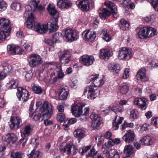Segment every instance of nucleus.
<instances>
[{
  "label": "nucleus",
  "mask_w": 158,
  "mask_h": 158,
  "mask_svg": "<svg viewBox=\"0 0 158 158\" xmlns=\"http://www.w3.org/2000/svg\"><path fill=\"white\" fill-rule=\"evenodd\" d=\"M39 0H34L30 1L28 4L25 6L26 10L24 13V16L26 18L28 17L26 24L28 28H31L35 26L34 30L38 33L43 34L45 33L48 29V26L45 24L41 25L39 23L35 25L36 19L33 14L37 13L38 11L41 12L44 9V7L40 4Z\"/></svg>",
  "instance_id": "f257e3e1"
},
{
  "label": "nucleus",
  "mask_w": 158,
  "mask_h": 158,
  "mask_svg": "<svg viewBox=\"0 0 158 158\" xmlns=\"http://www.w3.org/2000/svg\"><path fill=\"white\" fill-rule=\"evenodd\" d=\"M39 111L40 114H34V113L30 112L29 115L33 117V119L35 121H37L42 118L44 119L50 118L52 114L53 111L52 105L47 101L44 102L42 106L40 107Z\"/></svg>",
  "instance_id": "f03ea898"
},
{
  "label": "nucleus",
  "mask_w": 158,
  "mask_h": 158,
  "mask_svg": "<svg viewBox=\"0 0 158 158\" xmlns=\"http://www.w3.org/2000/svg\"><path fill=\"white\" fill-rule=\"evenodd\" d=\"M71 110L73 115L76 117H80V120L83 122L87 120V116L89 112V109L86 107L83 110L82 105L75 104L72 106Z\"/></svg>",
  "instance_id": "7ed1b4c3"
},
{
  "label": "nucleus",
  "mask_w": 158,
  "mask_h": 158,
  "mask_svg": "<svg viewBox=\"0 0 158 158\" xmlns=\"http://www.w3.org/2000/svg\"><path fill=\"white\" fill-rule=\"evenodd\" d=\"M46 69H48V72L49 73L52 72H53L54 71L56 72V74L59 79L63 78L64 76L61 67L59 65H55L52 62L49 63L45 62L42 64V68L40 69V72H42Z\"/></svg>",
  "instance_id": "20e7f679"
},
{
  "label": "nucleus",
  "mask_w": 158,
  "mask_h": 158,
  "mask_svg": "<svg viewBox=\"0 0 158 158\" xmlns=\"http://www.w3.org/2000/svg\"><path fill=\"white\" fill-rule=\"evenodd\" d=\"M132 56V53L131 50L128 48H122L119 51L118 57L120 59L128 60Z\"/></svg>",
  "instance_id": "39448f33"
},
{
  "label": "nucleus",
  "mask_w": 158,
  "mask_h": 158,
  "mask_svg": "<svg viewBox=\"0 0 158 158\" xmlns=\"http://www.w3.org/2000/svg\"><path fill=\"white\" fill-rule=\"evenodd\" d=\"M16 95L19 101L25 102L29 99L30 94L27 90L21 87H19L18 88Z\"/></svg>",
  "instance_id": "423d86ee"
},
{
  "label": "nucleus",
  "mask_w": 158,
  "mask_h": 158,
  "mask_svg": "<svg viewBox=\"0 0 158 158\" xmlns=\"http://www.w3.org/2000/svg\"><path fill=\"white\" fill-rule=\"evenodd\" d=\"M98 88V87L91 83L88 87L85 88L84 90V94H85L88 91L87 98L89 99H94L96 96L95 91L97 90Z\"/></svg>",
  "instance_id": "0eeeda50"
},
{
  "label": "nucleus",
  "mask_w": 158,
  "mask_h": 158,
  "mask_svg": "<svg viewBox=\"0 0 158 158\" xmlns=\"http://www.w3.org/2000/svg\"><path fill=\"white\" fill-rule=\"evenodd\" d=\"M28 61L30 66L31 67H35L42 63L41 57L36 54L30 55L28 58Z\"/></svg>",
  "instance_id": "6e6552de"
},
{
  "label": "nucleus",
  "mask_w": 158,
  "mask_h": 158,
  "mask_svg": "<svg viewBox=\"0 0 158 158\" xmlns=\"http://www.w3.org/2000/svg\"><path fill=\"white\" fill-rule=\"evenodd\" d=\"M59 60L65 65H68L69 62V51L65 50L58 53Z\"/></svg>",
  "instance_id": "1a4fd4ad"
},
{
  "label": "nucleus",
  "mask_w": 158,
  "mask_h": 158,
  "mask_svg": "<svg viewBox=\"0 0 158 158\" xmlns=\"http://www.w3.org/2000/svg\"><path fill=\"white\" fill-rule=\"evenodd\" d=\"M10 122V126L11 129H16L19 128L22 124L21 119L18 117H11Z\"/></svg>",
  "instance_id": "9d476101"
},
{
  "label": "nucleus",
  "mask_w": 158,
  "mask_h": 158,
  "mask_svg": "<svg viewBox=\"0 0 158 158\" xmlns=\"http://www.w3.org/2000/svg\"><path fill=\"white\" fill-rule=\"evenodd\" d=\"M98 76V75H92L89 77V79L93 82L92 84L97 87L102 85L105 82L104 78H100Z\"/></svg>",
  "instance_id": "9b49d317"
},
{
  "label": "nucleus",
  "mask_w": 158,
  "mask_h": 158,
  "mask_svg": "<svg viewBox=\"0 0 158 158\" xmlns=\"http://www.w3.org/2000/svg\"><path fill=\"white\" fill-rule=\"evenodd\" d=\"M80 60L84 65L89 66L93 64L94 59L92 56L84 55L81 57Z\"/></svg>",
  "instance_id": "f8f14e48"
},
{
  "label": "nucleus",
  "mask_w": 158,
  "mask_h": 158,
  "mask_svg": "<svg viewBox=\"0 0 158 158\" xmlns=\"http://www.w3.org/2000/svg\"><path fill=\"white\" fill-rule=\"evenodd\" d=\"M69 88L68 86L63 85L61 86L59 94V98L60 100H64L68 96Z\"/></svg>",
  "instance_id": "ddd939ff"
},
{
  "label": "nucleus",
  "mask_w": 158,
  "mask_h": 158,
  "mask_svg": "<svg viewBox=\"0 0 158 158\" xmlns=\"http://www.w3.org/2000/svg\"><path fill=\"white\" fill-rule=\"evenodd\" d=\"M0 29L11 30L12 25L10 21L8 19L2 18L0 19Z\"/></svg>",
  "instance_id": "4468645a"
},
{
  "label": "nucleus",
  "mask_w": 158,
  "mask_h": 158,
  "mask_svg": "<svg viewBox=\"0 0 158 158\" xmlns=\"http://www.w3.org/2000/svg\"><path fill=\"white\" fill-rule=\"evenodd\" d=\"M50 76H49L48 75L46 77H45L43 79L44 81L47 84H52L57 81V78H59L56 74V72H52L49 73Z\"/></svg>",
  "instance_id": "2eb2a0df"
},
{
  "label": "nucleus",
  "mask_w": 158,
  "mask_h": 158,
  "mask_svg": "<svg viewBox=\"0 0 158 158\" xmlns=\"http://www.w3.org/2000/svg\"><path fill=\"white\" fill-rule=\"evenodd\" d=\"M135 135L133 130H128L123 136V139L128 143L133 142L135 140Z\"/></svg>",
  "instance_id": "dca6fc26"
},
{
  "label": "nucleus",
  "mask_w": 158,
  "mask_h": 158,
  "mask_svg": "<svg viewBox=\"0 0 158 158\" xmlns=\"http://www.w3.org/2000/svg\"><path fill=\"white\" fill-rule=\"evenodd\" d=\"M82 36L85 40L91 41L95 39L96 34L94 31L89 32V31H86L82 34Z\"/></svg>",
  "instance_id": "f3484780"
},
{
  "label": "nucleus",
  "mask_w": 158,
  "mask_h": 158,
  "mask_svg": "<svg viewBox=\"0 0 158 158\" xmlns=\"http://www.w3.org/2000/svg\"><path fill=\"white\" fill-rule=\"evenodd\" d=\"M76 3L82 10L87 11L89 9L90 4L88 0L77 1Z\"/></svg>",
  "instance_id": "a211bd4d"
},
{
  "label": "nucleus",
  "mask_w": 158,
  "mask_h": 158,
  "mask_svg": "<svg viewBox=\"0 0 158 158\" xmlns=\"http://www.w3.org/2000/svg\"><path fill=\"white\" fill-rule=\"evenodd\" d=\"M146 70L144 68H142L139 69L136 74L138 80L142 81H146L148 80L149 78L146 75Z\"/></svg>",
  "instance_id": "6ab92c4d"
},
{
  "label": "nucleus",
  "mask_w": 158,
  "mask_h": 158,
  "mask_svg": "<svg viewBox=\"0 0 158 158\" xmlns=\"http://www.w3.org/2000/svg\"><path fill=\"white\" fill-rule=\"evenodd\" d=\"M147 100L144 98H135L134 100L135 104L139 106L142 110H145L146 108Z\"/></svg>",
  "instance_id": "aec40b11"
},
{
  "label": "nucleus",
  "mask_w": 158,
  "mask_h": 158,
  "mask_svg": "<svg viewBox=\"0 0 158 158\" xmlns=\"http://www.w3.org/2000/svg\"><path fill=\"white\" fill-rule=\"evenodd\" d=\"M3 139L7 144H13L16 141L17 138L14 134H11L5 135Z\"/></svg>",
  "instance_id": "412c9836"
},
{
  "label": "nucleus",
  "mask_w": 158,
  "mask_h": 158,
  "mask_svg": "<svg viewBox=\"0 0 158 158\" xmlns=\"http://www.w3.org/2000/svg\"><path fill=\"white\" fill-rule=\"evenodd\" d=\"M112 51L109 49H103L100 50L99 56L100 58L104 59H108L110 56L112 55Z\"/></svg>",
  "instance_id": "4be33fe9"
},
{
  "label": "nucleus",
  "mask_w": 158,
  "mask_h": 158,
  "mask_svg": "<svg viewBox=\"0 0 158 158\" xmlns=\"http://www.w3.org/2000/svg\"><path fill=\"white\" fill-rule=\"evenodd\" d=\"M33 131V128L29 124L26 125L21 130V135L25 137L31 135Z\"/></svg>",
  "instance_id": "5701e85b"
},
{
  "label": "nucleus",
  "mask_w": 158,
  "mask_h": 158,
  "mask_svg": "<svg viewBox=\"0 0 158 158\" xmlns=\"http://www.w3.org/2000/svg\"><path fill=\"white\" fill-rule=\"evenodd\" d=\"M20 48L19 47H17L13 44H9L7 46V50L8 53L12 55H16L19 54V53L17 52V50H19Z\"/></svg>",
  "instance_id": "b1692460"
},
{
  "label": "nucleus",
  "mask_w": 158,
  "mask_h": 158,
  "mask_svg": "<svg viewBox=\"0 0 158 158\" xmlns=\"http://www.w3.org/2000/svg\"><path fill=\"white\" fill-rule=\"evenodd\" d=\"M124 151L125 156L128 157L134 153V148L132 145L128 144L125 146Z\"/></svg>",
  "instance_id": "393cba45"
},
{
  "label": "nucleus",
  "mask_w": 158,
  "mask_h": 158,
  "mask_svg": "<svg viewBox=\"0 0 158 158\" xmlns=\"http://www.w3.org/2000/svg\"><path fill=\"white\" fill-rule=\"evenodd\" d=\"M11 31L0 29V40L4 41L10 35Z\"/></svg>",
  "instance_id": "a878e982"
},
{
  "label": "nucleus",
  "mask_w": 158,
  "mask_h": 158,
  "mask_svg": "<svg viewBox=\"0 0 158 158\" xmlns=\"http://www.w3.org/2000/svg\"><path fill=\"white\" fill-rule=\"evenodd\" d=\"M148 27H145L140 29L138 36L140 39H144L148 37Z\"/></svg>",
  "instance_id": "bb28decb"
},
{
  "label": "nucleus",
  "mask_w": 158,
  "mask_h": 158,
  "mask_svg": "<svg viewBox=\"0 0 158 158\" xmlns=\"http://www.w3.org/2000/svg\"><path fill=\"white\" fill-rule=\"evenodd\" d=\"M123 120V118L116 116L113 120V127L115 130L118 128L119 124H121Z\"/></svg>",
  "instance_id": "cd10ccee"
},
{
  "label": "nucleus",
  "mask_w": 158,
  "mask_h": 158,
  "mask_svg": "<svg viewBox=\"0 0 158 158\" xmlns=\"http://www.w3.org/2000/svg\"><path fill=\"white\" fill-rule=\"evenodd\" d=\"M106 158H120V155L118 151L114 149L109 151L108 154L106 155Z\"/></svg>",
  "instance_id": "c85d7f7f"
},
{
  "label": "nucleus",
  "mask_w": 158,
  "mask_h": 158,
  "mask_svg": "<svg viewBox=\"0 0 158 158\" xmlns=\"http://www.w3.org/2000/svg\"><path fill=\"white\" fill-rule=\"evenodd\" d=\"M140 142L142 145L149 146L152 144V140L149 136L143 137L140 139Z\"/></svg>",
  "instance_id": "c756f323"
},
{
  "label": "nucleus",
  "mask_w": 158,
  "mask_h": 158,
  "mask_svg": "<svg viewBox=\"0 0 158 158\" xmlns=\"http://www.w3.org/2000/svg\"><path fill=\"white\" fill-rule=\"evenodd\" d=\"M57 5L59 7L62 9L68 8L69 2L68 0H58Z\"/></svg>",
  "instance_id": "7c9ffc66"
},
{
  "label": "nucleus",
  "mask_w": 158,
  "mask_h": 158,
  "mask_svg": "<svg viewBox=\"0 0 158 158\" xmlns=\"http://www.w3.org/2000/svg\"><path fill=\"white\" fill-rule=\"evenodd\" d=\"M119 26L120 28L123 30L128 29L129 23L124 19H121L119 21Z\"/></svg>",
  "instance_id": "2f4dec72"
},
{
  "label": "nucleus",
  "mask_w": 158,
  "mask_h": 158,
  "mask_svg": "<svg viewBox=\"0 0 158 158\" xmlns=\"http://www.w3.org/2000/svg\"><path fill=\"white\" fill-rule=\"evenodd\" d=\"M47 9L51 15H58V12L56 9L54 5L51 4H48L47 6Z\"/></svg>",
  "instance_id": "473e14b6"
},
{
  "label": "nucleus",
  "mask_w": 158,
  "mask_h": 158,
  "mask_svg": "<svg viewBox=\"0 0 158 158\" xmlns=\"http://www.w3.org/2000/svg\"><path fill=\"white\" fill-rule=\"evenodd\" d=\"M70 42H72L77 40L79 36L77 32L74 30L70 29Z\"/></svg>",
  "instance_id": "72a5a7b5"
},
{
  "label": "nucleus",
  "mask_w": 158,
  "mask_h": 158,
  "mask_svg": "<svg viewBox=\"0 0 158 158\" xmlns=\"http://www.w3.org/2000/svg\"><path fill=\"white\" fill-rule=\"evenodd\" d=\"M129 90V86L127 83H123L120 85L119 90L120 92L122 94H126Z\"/></svg>",
  "instance_id": "f704fd0d"
},
{
  "label": "nucleus",
  "mask_w": 158,
  "mask_h": 158,
  "mask_svg": "<svg viewBox=\"0 0 158 158\" xmlns=\"http://www.w3.org/2000/svg\"><path fill=\"white\" fill-rule=\"evenodd\" d=\"M99 13L100 18L102 19H105L107 16H109L111 14L110 11L105 8L100 10Z\"/></svg>",
  "instance_id": "c9c22d12"
},
{
  "label": "nucleus",
  "mask_w": 158,
  "mask_h": 158,
  "mask_svg": "<svg viewBox=\"0 0 158 158\" xmlns=\"http://www.w3.org/2000/svg\"><path fill=\"white\" fill-rule=\"evenodd\" d=\"M74 135L77 138L82 139L85 136V132L83 130L78 129L74 132Z\"/></svg>",
  "instance_id": "e433bc0d"
},
{
  "label": "nucleus",
  "mask_w": 158,
  "mask_h": 158,
  "mask_svg": "<svg viewBox=\"0 0 158 158\" xmlns=\"http://www.w3.org/2000/svg\"><path fill=\"white\" fill-rule=\"evenodd\" d=\"M123 110V109H118L115 106H109L106 110H103V112H106L108 113L110 111H112L115 113H117L118 112L121 113Z\"/></svg>",
  "instance_id": "4c0bfd02"
},
{
  "label": "nucleus",
  "mask_w": 158,
  "mask_h": 158,
  "mask_svg": "<svg viewBox=\"0 0 158 158\" xmlns=\"http://www.w3.org/2000/svg\"><path fill=\"white\" fill-rule=\"evenodd\" d=\"M104 5L106 6L108 8V10L110 11L111 13V11L114 10H116L117 8L115 4L111 2H108L104 3Z\"/></svg>",
  "instance_id": "58836bf2"
},
{
  "label": "nucleus",
  "mask_w": 158,
  "mask_h": 158,
  "mask_svg": "<svg viewBox=\"0 0 158 158\" xmlns=\"http://www.w3.org/2000/svg\"><path fill=\"white\" fill-rule=\"evenodd\" d=\"M148 37H150L156 35L157 34L156 30L154 28L148 27Z\"/></svg>",
  "instance_id": "ea45409f"
},
{
  "label": "nucleus",
  "mask_w": 158,
  "mask_h": 158,
  "mask_svg": "<svg viewBox=\"0 0 158 158\" xmlns=\"http://www.w3.org/2000/svg\"><path fill=\"white\" fill-rule=\"evenodd\" d=\"M61 35L64 41L67 42L69 41V29H67L63 31Z\"/></svg>",
  "instance_id": "a19ab883"
},
{
  "label": "nucleus",
  "mask_w": 158,
  "mask_h": 158,
  "mask_svg": "<svg viewBox=\"0 0 158 158\" xmlns=\"http://www.w3.org/2000/svg\"><path fill=\"white\" fill-rule=\"evenodd\" d=\"M97 153L94 147H93L90 151L86 155V157L87 158H94L97 156Z\"/></svg>",
  "instance_id": "79ce46f5"
},
{
  "label": "nucleus",
  "mask_w": 158,
  "mask_h": 158,
  "mask_svg": "<svg viewBox=\"0 0 158 158\" xmlns=\"http://www.w3.org/2000/svg\"><path fill=\"white\" fill-rule=\"evenodd\" d=\"M40 153L38 151L33 150L30 153L28 158H40Z\"/></svg>",
  "instance_id": "37998d69"
},
{
  "label": "nucleus",
  "mask_w": 158,
  "mask_h": 158,
  "mask_svg": "<svg viewBox=\"0 0 158 158\" xmlns=\"http://www.w3.org/2000/svg\"><path fill=\"white\" fill-rule=\"evenodd\" d=\"M32 89L34 92L36 94H40L42 93L43 89L42 88L37 85H34L32 86Z\"/></svg>",
  "instance_id": "c03bdc74"
},
{
  "label": "nucleus",
  "mask_w": 158,
  "mask_h": 158,
  "mask_svg": "<svg viewBox=\"0 0 158 158\" xmlns=\"http://www.w3.org/2000/svg\"><path fill=\"white\" fill-rule=\"evenodd\" d=\"M139 114L138 111L135 109H133L130 111V118L132 119H135L138 117Z\"/></svg>",
  "instance_id": "a18cd8bd"
},
{
  "label": "nucleus",
  "mask_w": 158,
  "mask_h": 158,
  "mask_svg": "<svg viewBox=\"0 0 158 158\" xmlns=\"http://www.w3.org/2000/svg\"><path fill=\"white\" fill-rule=\"evenodd\" d=\"M60 150L62 153H66L67 154L69 153V143H67L64 146L61 145L60 147Z\"/></svg>",
  "instance_id": "49530a36"
},
{
  "label": "nucleus",
  "mask_w": 158,
  "mask_h": 158,
  "mask_svg": "<svg viewBox=\"0 0 158 158\" xmlns=\"http://www.w3.org/2000/svg\"><path fill=\"white\" fill-rule=\"evenodd\" d=\"M21 6V4L19 2H14L10 5L11 9L16 11H19L20 10Z\"/></svg>",
  "instance_id": "de8ad7c7"
},
{
  "label": "nucleus",
  "mask_w": 158,
  "mask_h": 158,
  "mask_svg": "<svg viewBox=\"0 0 158 158\" xmlns=\"http://www.w3.org/2000/svg\"><path fill=\"white\" fill-rule=\"evenodd\" d=\"M8 83L9 84H10L9 88L12 89L16 88L17 87L18 85V82L16 80L12 79L9 81Z\"/></svg>",
  "instance_id": "09e8293b"
},
{
  "label": "nucleus",
  "mask_w": 158,
  "mask_h": 158,
  "mask_svg": "<svg viewBox=\"0 0 158 158\" xmlns=\"http://www.w3.org/2000/svg\"><path fill=\"white\" fill-rule=\"evenodd\" d=\"M102 32L103 35L102 37L103 39L107 42L111 40V37L107 33L106 30L104 29L102 31Z\"/></svg>",
  "instance_id": "8fccbe9b"
},
{
  "label": "nucleus",
  "mask_w": 158,
  "mask_h": 158,
  "mask_svg": "<svg viewBox=\"0 0 158 158\" xmlns=\"http://www.w3.org/2000/svg\"><path fill=\"white\" fill-rule=\"evenodd\" d=\"M110 69L113 72L118 73L120 70V68L119 64H115L110 68Z\"/></svg>",
  "instance_id": "3c124183"
},
{
  "label": "nucleus",
  "mask_w": 158,
  "mask_h": 158,
  "mask_svg": "<svg viewBox=\"0 0 158 158\" xmlns=\"http://www.w3.org/2000/svg\"><path fill=\"white\" fill-rule=\"evenodd\" d=\"M91 147V145H89L86 147H83L79 149V152L80 154L83 155L84 153H85Z\"/></svg>",
  "instance_id": "603ef678"
},
{
  "label": "nucleus",
  "mask_w": 158,
  "mask_h": 158,
  "mask_svg": "<svg viewBox=\"0 0 158 158\" xmlns=\"http://www.w3.org/2000/svg\"><path fill=\"white\" fill-rule=\"evenodd\" d=\"M7 5L3 0H0V12L6 10Z\"/></svg>",
  "instance_id": "864d4df0"
},
{
  "label": "nucleus",
  "mask_w": 158,
  "mask_h": 158,
  "mask_svg": "<svg viewBox=\"0 0 158 158\" xmlns=\"http://www.w3.org/2000/svg\"><path fill=\"white\" fill-rule=\"evenodd\" d=\"M49 24L50 26L51 27L50 28V31H55L58 29V27L56 23L49 22L48 23V25H49Z\"/></svg>",
  "instance_id": "5fc2aeb1"
},
{
  "label": "nucleus",
  "mask_w": 158,
  "mask_h": 158,
  "mask_svg": "<svg viewBox=\"0 0 158 158\" xmlns=\"http://www.w3.org/2000/svg\"><path fill=\"white\" fill-rule=\"evenodd\" d=\"M77 148L73 144H70V153L75 154L77 151Z\"/></svg>",
  "instance_id": "6e6d98bb"
},
{
  "label": "nucleus",
  "mask_w": 158,
  "mask_h": 158,
  "mask_svg": "<svg viewBox=\"0 0 158 158\" xmlns=\"http://www.w3.org/2000/svg\"><path fill=\"white\" fill-rule=\"evenodd\" d=\"M155 18V15L152 14L150 16H147L144 18V20L147 23H150L153 21Z\"/></svg>",
  "instance_id": "4d7b16f0"
},
{
  "label": "nucleus",
  "mask_w": 158,
  "mask_h": 158,
  "mask_svg": "<svg viewBox=\"0 0 158 158\" xmlns=\"http://www.w3.org/2000/svg\"><path fill=\"white\" fill-rule=\"evenodd\" d=\"M90 117L92 121L101 120L100 117L98 114H96L94 113H93L90 115Z\"/></svg>",
  "instance_id": "13d9d810"
},
{
  "label": "nucleus",
  "mask_w": 158,
  "mask_h": 158,
  "mask_svg": "<svg viewBox=\"0 0 158 158\" xmlns=\"http://www.w3.org/2000/svg\"><path fill=\"white\" fill-rule=\"evenodd\" d=\"M108 150L109 148L107 145H106V143L102 146V151L103 154L105 155L106 156V155H107V154H108L109 152Z\"/></svg>",
  "instance_id": "bf43d9fd"
},
{
  "label": "nucleus",
  "mask_w": 158,
  "mask_h": 158,
  "mask_svg": "<svg viewBox=\"0 0 158 158\" xmlns=\"http://www.w3.org/2000/svg\"><path fill=\"white\" fill-rule=\"evenodd\" d=\"M65 116L63 113H60L58 114L56 117L57 120L60 122H61L64 121Z\"/></svg>",
  "instance_id": "052dcab7"
},
{
  "label": "nucleus",
  "mask_w": 158,
  "mask_h": 158,
  "mask_svg": "<svg viewBox=\"0 0 158 158\" xmlns=\"http://www.w3.org/2000/svg\"><path fill=\"white\" fill-rule=\"evenodd\" d=\"M60 35L59 33H56L52 35L53 40V41L56 43L58 42H59L58 40L59 39V38L60 37Z\"/></svg>",
  "instance_id": "680f3d73"
},
{
  "label": "nucleus",
  "mask_w": 158,
  "mask_h": 158,
  "mask_svg": "<svg viewBox=\"0 0 158 158\" xmlns=\"http://www.w3.org/2000/svg\"><path fill=\"white\" fill-rule=\"evenodd\" d=\"M101 124V120L92 121V127L94 128L98 127Z\"/></svg>",
  "instance_id": "e2e57ef3"
},
{
  "label": "nucleus",
  "mask_w": 158,
  "mask_h": 158,
  "mask_svg": "<svg viewBox=\"0 0 158 158\" xmlns=\"http://www.w3.org/2000/svg\"><path fill=\"white\" fill-rule=\"evenodd\" d=\"M23 154L20 152H17L14 153H12L11 154V156L12 158H22Z\"/></svg>",
  "instance_id": "0e129e2a"
},
{
  "label": "nucleus",
  "mask_w": 158,
  "mask_h": 158,
  "mask_svg": "<svg viewBox=\"0 0 158 158\" xmlns=\"http://www.w3.org/2000/svg\"><path fill=\"white\" fill-rule=\"evenodd\" d=\"M129 69L128 68H126L125 69L123 76V77L124 79H126L128 78L129 76Z\"/></svg>",
  "instance_id": "69168bd1"
},
{
  "label": "nucleus",
  "mask_w": 158,
  "mask_h": 158,
  "mask_svg": "<svg viewBox=\"0 0 158 158\" xmlns=\"http://www.w3.org/2000/svg\"><path fill=\"white\" fill-rule=\"evenodd\" d=\"M149 126V124L145 123L143 124L140 127V131L141 133H142L144 131H146L148 129Z\"/></svg>",
  "instance_id": "338daca9"
},
{
  "label": "nucleus",
  "mask_w": 158,
  "mask_h": 158,
  "mask_svg": "<svg viewBox=\"0 0 158 158\" xmlns=\"http://www.w3.org/2000/svg\"><path fill=\"white\" fill-rule=\"evenodd\" d=\"M152 4L155 10L158 11V0H152Z\"/></svg>",
  "instance_id": "774afa93"
}]
</instances>
